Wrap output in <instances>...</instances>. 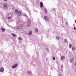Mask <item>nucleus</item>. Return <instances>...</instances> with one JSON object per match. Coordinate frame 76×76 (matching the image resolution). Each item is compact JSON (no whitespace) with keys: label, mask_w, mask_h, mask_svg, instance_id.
<instances>
[{"label":"nucleus","mask_w":76,"mask_h":76,"mask_svg":"<svg viewBox=\"0 0 76 76\" xmlns=\"http://www.w3.org/2000/svg\"><path fill=\"white\" fill-rule=\"evenodd\" d=\"M24 16H25V17H27V15H26V14H24Z\"/></svg>","instance_id":"393cba45"},{"label":"nucleus","mask_w":76,"mask_h":76,"mask_svg":"<svg viewBox=\"0 0 76 76\" xmlns=\"http://www.w3.org/2000/svg\"><path fill=\"white\" fill-rule=\"evenodd\" d=\"M12 35L14 37H16V35H15V34L13 33H12Z\"/></svg>","instance_id":"4468645a"},{"label":"nucleus","mask_w":76,"mask_h":76,"mask_svg":"<svg viewBox=\"0 0 76 76\" xmlns=\"http://www.w3.org/2000/svg\"><path fill=\"white\" fill-rule=\"evenodd\" d=\"M28 73L29 75H31L32 74V72H31V71H29L28 72Z\"/></svg>","instance_id":"ddd939ff"},{"label":"nucleus","mask_w":76,"mask_h":76,"mask_svg":"<svg viewBox=\"0 0 76 76\" xmlns=\"http://www.w3.org/2000/svg\"><path fill=\"white\" fill-rule=\"evenodd\" d=\"M69 47L70 48H72V45H71V44H69Z\"/></svg>","instance_id":"2eb2a0df"},{"label":"nucleus","mask_w":76,"mask_h":76,"mask_svg":"<svg viewBox=\"0 0 76 76\" xmlns=\"http://www.w3.org/2000/svg\"><path fill=\"white\" fill-rule=\"evenodd\" d=\"M66 25H68V23H67V22H66Z\"/></svg>","instance_id":"cd10ccee"},{"label":"nucleus","mask_w":76,"mask_h":76,"mask_svg":"<svg viewBox=\"0 0 76 76\" xmlns=\"http://www.w3.org/2000/svg\"><path fill=\"white\" fill-rule=\"evenodd\" d=\"M4 1H7V0H4Z\"/></svg>","instance_id":"473e14b6"},{"label":"nucleus","mask_w":76,"mask_h":76,"mask_svg":"<svg viewBox=\"0 0 76 76\" xmlns=\"http://www.w3.org/2000/svg\"><path fill=\"white\" fill-rule=\"evenodd\" d=\"M18 66V65L17 64H14L12 66V69H15V68H16V67H17Z\"/></svg>","instance_id":"f03ea898"},{"label":"nucleus","mask_w":76,"mask_h":76,"mask_svg":"<svg viewBox=\"0 0 76 76\" xmlns=\"http://www.w3.org/2000/svg\"><path fill=\"white\" fill-rule=\"evenodd\" d=\"M40 6L41 7H43V4L42 3V2L41 1L40 3Z\"/></svg>","instance_id":"0eeeda50"},{"label":"nucleus","mask_w":76,"mask_h":76,"mask_svg":"<svg viewBox=\"0 0 76 76\" xmlns=\"http://www.w3.org/2000/svg\"><path fill=\"white\" fill-rule=\"evenodd\" d=\"M64 56H62L61 57V60H64Z\"/></svg>","instance_id":"9b49d317"},{"label":"nucleus","mask_w":76,"mask_h":76,"mask_svg":"<svg viewBox=\"0 0 76 76\" xmlns=\"http://www.w3.org/2000/svg\"><path fill=\"white\" fill-rule=\"evenodd\" d=\"M46 50H47L48 51V48H46Z\"/></svg>","instance_id":"c756f323"},{"label":"nucleus","mask_w":76,"mask_h":76,"mask_svg":"<svg viewBox=\"0 0 76 76\" xmlns=\"http://www.w3.org/2000/svg\"><path fill=\"white\" fill-rule=\"evenodd\" d=\"M28 12H31V11L29 10H28Z\"/></svg>","instance_id":"2f4dec72"},{"label":"nucleus","mask_w":76,"mask_h":76,"mask_svg":"<svg viewBox=\"0 0 76 76\" xmlns=\"http://www.w3.org/2000/svg\"><path fill=\"white\" fill-rule=\"evenodd\" d=\"M75 58H76V56H75Z\"/></svg>","instance_id":"c9c22d12"},{"label":"nucleus","mask_w":76,"mask_h":76,"mask_svg":"<svg viewBox=\"0 0 76 76\" xmlns=\"http://www.w3.org/2000/svg\"><path fill=\"white\" fill-rule=\"evenodd\" d=\"M72 50L73 51H74V50H75V47H73L72 48Z\"/></svg>","instance_id":"a211bd4d"},{"label":"nucleus","mask_w":76,"mask_h":76,"mask_svg":"<svg viewBox=\"0 0 76 76\" xmlns=\"http://www.w3.org/2000/svg\"><path fill=\"white\" fill-rule=\"evenodd\" d=\"M74 60V58L71 59L70 61V63H72V62H73V61Z\"/></svg>","instance_id":"f8f14e48"},{"label":"nucleus","mask_w":76,"mask_h":76,"mask_svg":"<svg viewBox=\"0 0 76 76\" xmlns=\"http://www.w3.org/2000/svg\"><path fill=\"white\" fill-rule=\"evenodd\" d=\"M1 30L3 32H4V31H5V29L3 28H1Z\"/></svg>","instance_id":"dca6fc26"},{"label":"nucleus","mask_w":76,"mask_h":76,"mask_svg":"<svg viewBox=\"0 0 76 76\" xmlns=\"http://www.w3.org/2000/svg\"><path fill=\"white\" fill-rule=\"evenodd\" d=\"M0 72H4V68L3 67H2L0 69Z\"/></svg>","instance_id":"39448f33"},{"label":"nucleus","mask_w":76,"mask_h":76,"mask_svg":"<svg viewBox=\"0 0 76 76\" xmlns=\"http://www.w3.org/2000/svg\"><path fill=\"white\" fill-rule=\"evenodd\" d=\"M44 19L46 20V21H49V20H50L49 18H48V17L46 16H45Z\"/></svg>","instance_id":"7ed1b4c3"},{"label":"nucleus","mask_w":76,"mask_h":76,"mask_svg":"<svg viewBox=\"0 0 76 76\" xmlns=\"http://www.w3.org/2000/svg\"><path fill=\"white\" fill-rule=\"evenodd\" d=\"M53 10H54L55 9H54V8H53Z\"/></svg>","instance_id":"72a5a7b5"},{"label":"nucleus","mask_w":76,"mask_h":76,"mask_svg":"<svg viewBox=\"0 0 76 76\" xmlns=\"http://www.w3.org/2000/svg\"><path fill=\"white\" fill-rule=\"evenodd\" d=\"M23 26V25H20L18 26H16V28L17 29H22Z\"/></svg>","instance_id":"f257e3e1"},{"label":"nucleus","mask_w":76,"mask_h":76,"mask_svg":"<svg viewBox=\"0 0 76 76\" xmlns=\"http://www.w3.org/2000/svg\"><path fill=\"white\" fill-rule=\"evenodd\" d=\"M28 34L29 35H32V31H30L29 32Z\"/></svg>","instance_id":"6e6552de"},{"label":"nucleus","mask_w":76,"mask_h":76,"mask_svg":"<svg viewBox=\"0 0 76 76\" xmlns=\"http://www.w3.org/2000/svg\"><path fill=\"white\" fill-rule=\"evenodd\" d=\"M58 76H62V75H61V74H59L58 75Z\"/></svg>","instance_id":"a878e982"},{"label":"nucleus","mask_w":76,"mask_h":76,"mask_svg":"<svg viewBox=\"0 0 76 76\" xmlns=\"http://www.w3.org/2000/svg\"><path fill=\"white\" fill-rule=\"evenodd\" d=\"M75 65L76 66V62H75Z\"/></svg>","instance_id":"7c9ffc66"},{"label":"nucleus","mask_w":76,"mask_h":76,"mask_svg":"<svg viewBox=\"0 0 76 76\" xmlns=\"http://www.w3.org/2000/svg\"><path fill=\"white\" fill-rule=\"evenodd\" d=\"M17 14L18 16H20L21 14V12L20 11H18L17 12Z\"/></svg>","instance_id":"1a4fd4ad"},{"label":"nucleus","mask_w":76,"mask_h":76,"mask_svg":"<svg viewBox=\"0 0 76 76\" xmlns=\"http://www.w3.org/2000/svg\"><path fill=\"white\" fill-rule=\"evenodd\" d=\"M67 41V39H64V42H66Z\"/></svg>","instance_id":"4be33fe9"},{"label":"nucleus","mask_w":76,"mask_h":76,"mask_svg":"<svg viewBox=\"0 0 76 76\" xmlns=\"http://www.w3.org/2000/svg\"><path fill=\"white\" fill-rule=\"evenodd\" d=\"M53 59L54 60H56V58L54 56L53 57Z\"/></svg>","instance_id":"5701e85b"},{"label":"nucleus","mask_w":76,"mask_h":76,"mask_svg":"<svg viewBox=\"0 0 76 76\" xmlns=\"http://www.w3.org/2000/svg\"><path fill=\"white\" fill-rule=\"evenodd\" d=\"M63 65H62L61 66V68H63Z\"/></svg>","instance_id":"bb28decb"},{"label":"nucleus","mask_w":76,"mask_h":76,"mask_svg":"<svg viewBox=\"0 0 76 76\" xmlns=\"http://www.w3.org/2000/svg\"><path fill=\"white\" fill-rule=\"evenodd\" d=\"M56 38V39H58H58H60V38L59 37L57 36Z\"/></svg>","instance_id":"6ab92c4d"},{"label":"nucleus","mask_w":76,"mask_h":76,"mask_svg":"<svg viewBox=\"0 0 76 76\" xmlns=\"http://www.w3.org/2000/svg\"><path fill=\"white\" fill-rule=\"evenodd\" d=\"M74 29H76V27H74Z\"/></svg>","instance_id":"c85d7f7f"},{"label":"nucleus","mask_w":76,"mask_h":76,"mask_svg":"<svg viewBox=\"0 0 76 76\" xmlns=\"http://www.w3.org/2000/svg\"><path fill=\"white\" fill-rule=\"evenodd\" d=\"M12 18V17H10L8 18V19H11Z\"/></svg>","instance_id":"b1692460"},{"label":"nucleus","mask_w":76,"mask_h":76,"mask_svg":"<svg viewBox=\"0 0 76 76\" xmlns=\"http://www.w3.org/2000/svg\"><path fill=\"white\" fill-rule=\"evenodd\" d=\"M35 31H36V32H38V29L37 28H36L35 29Z\"/></svg>","instance_id":"412c9836"},{"label":"nucleus","mask_w":76,"mask_h":76,"mask_svg":"<svg viewBox=\"0 0 76 76\" xmlns=\"http://www.w3.org/2000/svg\"><path fill=\"white\" fill-rule=\"evenodd\" d=\"M18 10H15V13H18Z\"/></svg>","instance_id":"aec40b11"},{"label":"nucleus","mask_w":76,"mask_h":76,"mask_svg":"<svg viewBox=\"0 0 76 76\" xmlns=\"http://www.w3.org/2000/svg\"><path fill=\"white\" fill-rule=\"evenodd\" d=\"M18 39L19 41H21L22 39V38L21 37H19L18 38Z\"/></svg>","instance_id":"f3484780"},{"label":"nucleus","mask_w":76,"mask_h":76,"mask_svg":"<svg viewBox=\"0 0 76 76\" xmlns=\"http://www.w3.org/2000/svg\"><path fill=\"white\" fill-rule=\"evenodd\" d=\"M44 11L45 13H47L48 12L47 11V10L46 8H45L44 10Z\"/></svg>","instance_id":"9d476101"},{"label":"nucleus","mask_w":76,"mask_h":76,"mask_svg":"<svg viewBox=\"0 0 76 76\" xmlns=\"http://www.w3.org/2000/svg\"><path fill=\"white\" fill-rule=\"evenodd\" d=\"M31 20H30V19H29L28 21V26H30V25H31Z\"/></svg>","instance_id":"423d86ee"},{"label":"nucleus","mask_w":76,"mask_h":76,"mask_svg":"<svg viewBox=\"0 0 76 76\" xmlns=\"http://www.w3.org/2000/svg\"><path fill=\"white\" fill-rule=\"evenodd\" d=\"M29 14H30V15H31V13H29Z\"/></svg>","instance_id":"e433bc0d"},{"label":"nucleus","mask_w":76,"mask_h":76,"mask_svg":"<svg viewBox=\"0 0 76 76\" xmlns=\"http://www.w3.org/2000/svg\"><path fill=\"white\" fill-rule=\"evenodd\" d=\"M3 6L5 9H7V4H3Z\"/></svg>","instance_id":"20e7f679"},{"label":"nucleus","mask_w":76,"mask_h":76,"mask_svg":"<svg viewBox=\"0 0 76 76\" xmlns=\"http://www.w3.org/2000/svg\"><path fill=\"white\" fill-rule=\"evenodd\" d=\"M75 23H76V20H75Z\"/></svg>","instance_id":"f704fd0d"}]
</instances>
